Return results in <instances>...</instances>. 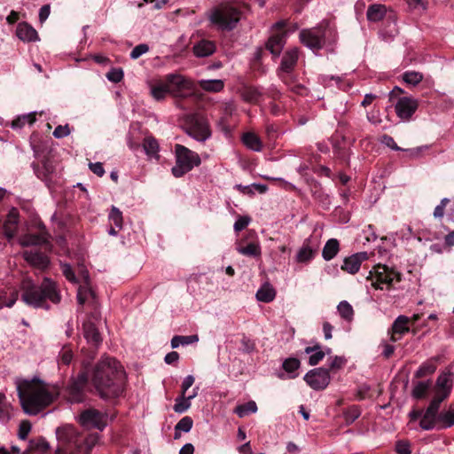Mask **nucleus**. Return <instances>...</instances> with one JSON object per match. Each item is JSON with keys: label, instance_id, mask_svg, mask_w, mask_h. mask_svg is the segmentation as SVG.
I'll use <instances>...</instances> for the list:
<instances>
[{"label": "nucleus", "instance_id": "38", "mask_svg": "<svg viewBox=\"0 0 454 454\" xmlns=\"http://www.w3.org/2000/svg\"><path fill=\"white\" fill-rule=\"evenodd\" d=\"M262 95V92L257 88L252 86L244 87L241 91L243 100L253 104L258 103Z\"/></svg>", "mask_w": 454, "mask_h": 454}, {"label": "nucleus", "instance_id": "44", "mask_svg": "<svg viewBox=\"0 0 454 454\" xmlns=\"http://www.w3.org/2000/svg\"><path fill=\"white\" fill-rule=\"evenodd\" d=\"M234 411L239 418H243L248 414L255 413L257 411V405L254 401H249L244 404L238 405Z\"/></svg>", "mask_w": 454, "mask_h": 454}, {"label": "nucleus", "instance_id": "12", "mask_svg": "<svg viewBox=\"0 0 454 454\" xmlns=\"http://www.w3.org/2000/svg\"><path fill=\"white\" fill-rule=\"evenodd\" d=\"M441 404V402L433 398L426 411H423L419 420V427L422 430L429 431L434 428L438 429V411Z\"/></svg>", "mask_w": 454, "mask_h": 454}, {"label": "nucleus", "instance_id": "53", "mask_svg": "<svg viewBox=\"0 0 454 454\" xmlns=\"http://www.w3.org/2000/svg\"><path fill=\"white\" fill-rule=\"evenodd\" d=\"M403 79L406 83L414 86V85L419 84L422 81L423 75H422V74H420L419 72L410 71V72H405L403 74Z\"/></svg>", "mask_w": 454, "mask_h": 454}, {"label": "nucleus", "instance_id": "58", "mask_svg": "<svg viewBox=\"0 0 454 454\" xmlns=\"http://www.w3.org/2000/svg\"><path fill=\"white\" fill-rule=\"evenodd\" d=\"M149 51V47L147 44L141 43L134 47V49L130 52V58L132 59H137L141 57L143 54L146 53Z\"/></svg>", "mask_w": 454, "mask_h": 454}, {"label": "nucleus", "instance_id": "61", "mask_svg": "<svg viewBox=\"0 0 454 454\" xmlns=\"http://www.w3.org/2000/svg\"><path fill=\"white\" fill-rule=\"evenodd\" d=\"M251 218L249 216H239L235 223H234V230L235 231L239 232L242 230H244L249 223H250Z\"/></svg>", "mask_w": 454, "mask_h": 454}, {"label": "nucleus", "instance_id": "3", "mask_svg": "<svg viewBox=\"0 0 454 454\" xmlns=\"http://www.w3.org/2000/svg\"><path fill=\"white\" fill-rule=\"evenodd\" d=\"M20 289L22 301L33 308L48 309V301L57 304L61 300L57 284L50 278H44L40 286L35 285L30 278H24Z\"/></svg>", "mask_w": 454, "mask_h": 454}, {"label": "nucleus", "instance_id": "1", "mask_svg": "<svg viewBox=\"0 0 454 454\" xmlns=\"http://www.w3.org/2000/svg\"><path fill=\"white\" fill-rule=\"evenodd\" d=\"M18 396L25 413L36 415L59 396V388L39 379L16 381Z\"/></svg>", "mask_w": 454, "mask_h": 454}, {"label": "nucleus", "instance_id": "16", "mask_svg": "<svg viewBox=\"0 0 454 454\" xmlns=\"http://www.w3.org/2000/svg\"><path fill=\"white\" fill-rule=\"evenodd\" d=\"M299 59V50L297 48H292L286 51L282 58L280 67L278 68V76L285 81L286 76L291 74L297 65Z\"/></svg>", "mask_w": 454, "mask_h": 454}, {"label": "nucleus", "instance_id": "25", "mask_svg": "<svg viewBox=\"0 0 454 454\" xmlns=\"http://www.w3.org/2000/svg\"><path fill=\"white\" fill-rule=\"evenodd\" d=\"M83 336L87 340L88 343L95 347L98 346L102 341L98 330L91 322H86L83 324Z\"/></svg>", "mask_w": 454, "mask_h": 454}, {"label": "nucleus", "instance_id": "40", "mask_svg": "<svg viewBox=\"0 0 454 454\" xmlns=\"http://www.w3.org/2000/svg\"><path fill=\"white\" fill-rule=\"evenodd\" d=\"M82 276H83V278H84V281H85V286H81L79 288H78V292H77V300H78V302L82 305L88 295H91L93 296L94 294H93V291L87 286L88 285V279H89V275H88V272L87 271H82Z\"/></svg>", "mask_w": 454, "mask_h": 454}, {"label": "nucleus", "instance_id": "28", "mask_svg": "<svg viewBox=\"0 0 454 454\" xmlns=\"http://www.w3.org/2000/svg\"><path fill=\"white\" fill-rule=\"evenodd\" d=\"M12 417V406L4 394L0 393V424H7Z\"/></svg>", "mask_w": 454, "mask_h": 454}, {"label": "nucleus", "instance_id": "5", "mask_svg": "<svg viewBox=\"0 0 454 454\" xmlns=\"http://www.w3.org/2000/svg\"><path fill=\"white\" fill-rule=\"evenodd\" d=\"M240 6L237 3L220 4L208 13L211 24L220 30H232L240 20Z\"/></svg>", "mask_w": 454, "mask_h": 454}, {"label": "nucleus", "instance_id": "56", "mask_svg": "<svg viewBox=\"0 0 454 454\" xmlns=\"http://www.w3.org/2000/svg\"><path fill=\"white\" fill-rule=\"evenodd\" d=\"M123 71L121 68H112L107 74L106 78L113 82H119L123 78Z\"/></svg>", "mask_w": 454, "mask_h": 454}, {"label": "nucleus", "instance_id": "52", "mask_svg": "<svg viewBox=\"0 0 454 454\" xmlns=\"http://www.w3.org/2000/svg\"><path fill=\"white\" fill-rule=\"evenodd\" d=\"M429 388V382L419 381L414 386L412 390V396L416 399L423 398Z\"/></svg>", "mask_w": 454, "mask_h": 454}, {"label": "nucleus", "instance_id": "43", "mask_svg": "<svg viewBox=\"0 0 454 454\" xmlns=\"http://www.w3.org/2000/svg\"><path fill=\"white\" fill-rule=\"evenodd\" d=\"M337 310L344 320L348 322H351L353 320L354 309L347 301H340L337 306Z\"/></svg>", "mask_w": 454, "mask_h": 454}, {"label": "nucleus", "instance_id": "7", "mask_svg": "<svg viewBox=\"0 0 454 454\" xmlns=\"http://www.w3.org/2000/svg\"><path fill=\"white\" fill-rule=\"evenodd\" d=\"M176 165L172 168V174L176 177H181L194 167L200 164L199 154L182 145H176Z\"/></svg>", "mask_w": 454, "mask_h": 454}, {"label": "nucleus", "instance_id": "6", "mask_svg": "<svg viewBox=\"0 0 454 454\" xmlns=\"http://www.w3.org/2000/svg\"><path fill=\"white\" fill-rule=\"evenodd\" d=\"M300 39L305 46L315 51L324 48L327 42L330 43H333L335 41V34L330 27L320 26L301 30L300 32Z\"/></svg>", "mask_w": 454, "mask_h": 454}, {"label": "nucleus", "instance_id": "22", "mask_svg": "<svg viewBox=\"0 0 454 454\" xmlns=\"http://www.w3.org/2000/svg\"><path fill=\"white\" fill-rule=\"evenodd\" d=\"M454 426V403L446 409L438 411V429L450 428Z\"/></svg>", "mask_w": 454, "mask_h": 454}, {"label": "nucleus", "instance_id": "48", "mask_svg": "<svg viewBox=\"0 0 454 454\" xmlns=\"http://www.w3.org/2000/svg\"><path fill=\"white\" fill-rule=\"evenodd\" d=\"M237 251L247 256H259L261 254V247L258 243H249L247 247H238Z\"/></svg>", "mask_w": 454, "mask_h": 454}, {"label": "nucleus", "instance_id": "20", "mask_svg": "<svg viewBox=\"0 0 454 454\" xmlns=\"http://www.w3.org/2000/svg\"><path fill=\"white\" fill-rule=\"evenodd\" d=\"M18 220L19 212L12 208L7 215L2 227V232L8 239L14 237L18 228Z\"/></svg>", "mask_w": 454, "mask_h": 454}, {"label": "nucleus", "instance_id": "64", "mask_svg": "<svg viewBox=\"0 0 454 454\" xmlns=\"http://www.w3.org/2000/svg\"><path fill=\"white\" fill-rule=\"evenodd\" d=\"M360 415V412L358 411L357 408L356 407H351L349 408L345 413H344V416H345V420L348 422V423H352L354 422Z\"/></svg>", "mask_w": 454, "mask_h": 454}, {"label": "nucleus", "instance_id": "9", "mask_svg": "<svg viewBox=\"0 0 454 454\" xmlns=\"http://www.w3.org/2000/svg\"><path fill=\"white\" fill-rule=\"evenodd\" d=\"M187 134L200 142H204L211 136L207 121L200 115H193L187 127Z\"/></svg>", "mask_w": 454, "mask_h": 454}, {"label": "nucleus", "instance_id": "49", "mask_svg": "<svg viewBox=\"0 0 454 454\" xmlns=\"http://www.w3.org/2000/svg\"><path fill=\"white\" fill-rule=\"evenodd\" d=\"M436 370V365L432 361H427L422 364L415 372L416 378H423L427 375L433 374Z\"/></svg>", "mask_w": 454, "mask_h": 454}, {"label": "nucleus", "instance_id": "62", "mask_svg": "<svg viewBox=\"0 0 454 454\" xmlns=\"http://www.w3.org/2000/svg\"><path fill=\"white\" fill-rule=\"evenodd\" d=\"M450 200L444 198L441 200L440 204L437 205L434 210V216L435 218H442L444 215V210Z\"/></svg>", "mask_w": 454, "mask_h": 454}, {"label": "nucleus", "instance_id": "14", "mask_svg": "<svg viewBox=\"0 0 454 454\" xmlns=\"http://www.w3.org/2000/svg\"><path fill=\"white\" fill-rule=\"evenodd\" d=\"M454 375L451 372H442L436 380V390L434 399L442 403L450 395L453 386Z\"/></svg>", "mask_w": 454, "mask_h": 454}, {"label": "nucleus", "instance_id": "63", "mask_svg": "<svg viewBox=\"0 0 454 454\" xmlns=\"http://www.w3.org/2000/svg\"><path fill=\"white\" fill-rule=\"evenodd\" d=\"M381 143L391 148L394 151H403L401 147H399L395 142L394 138L388 135H384L381 137Z\"/></svg>", "mask_w": 454, "mask_h": 454}, {"label": "nucleus", "instance_id": "8", "mask_svg": "<svg viewBox=\"0 0 454 454\" xmlns=\"http://www.w3.org/2000/svg\"><path fill=\"white\" fill-rule=\"evenodd\" d=\"M372 282L375 289L390 290L393 283L401 280V275L398 271L387 267V265H376L367 278Z\"/></svg>", "mask_w": 454, "mask_h": 454}, {"label": "nucleus", "instance_id": "31", "mask_svg": "<svg viewBox=\"0 0 454 454\" xmlns=\"http://www.w3.org/2000/svg\"><path fill=\"white\" fill-rule=\"evenodd\" d=\"M339 250V241L336 239H330L323 247L322 256L325 261H330L336 256Z\"/></svg>", "mask_w": 454, "mask_h": 454}, {"label": "nucleus", "instance_id": "39", "mask_svg": "<svg viewBox=\"0 0 454 454\" xmlns=\"http://www.w3.org/2000/svg\"><path fill=\"white\" fill-rule=\"evenodd\" d=\"M168 94H171V92L167 82H160L151 87V95L156 100H161L165 98Z\"/></svg>", "mask_w": 454, "mask_h": 454}, {"label": "nucleus", "instance_id": "32", "mask_svg": "<svg viewBox=\"0 0 454 454\" xmlns=\"http://www.w3.org/2000/svg\"><path fill=\"white\" fill-rule=\"evenodd\" d=\"M84 387L72 382L67 387V399L70 403H82L84 400Z\"/></svg>", "mask_w": 454, "mask_h": 454}, {"label": "nucleus", "instance_id": "13", "mask_svg": "<svg viewBox=\"0 0 454 454\" xmlns=\"http://www.w3.org/2000/svg\"><path fill=\"white\" fill-rule=\"evenodd\" d=\"M284 25V22H277L273 26L275 32L266 43V49L275 57L279 56L286 44V33L283 31Z\"/></svg>", "mask_w": 454, "mask_h": 454}, {"label": "nucleus", "instance_id": "10", "mask_svg": "<svg viewBox=\"0 0 454 454\" xmlns=\"http://www.w3.org/2000/svg\"><path fill=\"white\" fill-rule=\"evenodd\" d=\"M79 422L85 427L102 431L106 427L107 415L96 409H87L80 414Z\"/></svg>", "mask_w": 454, "mask_h": 454}, {"label": "nucleus", "instance_id": "35", "mask_svg": "<svg viewBox=\"0 0 454 454\" xmlns=\"http://www.w3.org/2000/svg\"><path fill=\"white\" fill-rule=\"evenodd\" d=\"M200 89L209 92H219L224 87V82L221 79L215 80H200L198 82Z\"/></svg>", "mask_w": 454, "mask_h": 454}, {"label": "nucleus", "instance_id": "19", "mask_svg": "<svg viewBox=\"0 0 454 454\" xmlns=\"http://www.w3.org/2000/svg\"><path fill=\"white\" fill-rule=\"evenodd\" d=\"M23 257L29 264L41 270L47 268L50 262L43 253L35 249L25 251Z\"/></svg>", "mask_w": 454, "mask_h": 454}, {"label": "nucleus", "instance_id": "27", "mask_svg": "<svg viewBox=\"0 0 454 454\" xmlns=\"http://www.w3.org/2000/svg\"><path fill=\"white\" fill-rule=\"evenodd\" d=\"M386 12L387 8L384 4H374L368 7L366 17L371 22H378L385 17Z\"/></svg>", "mask_w": 454, "mask_h": 454}, {"label": "nucleus", "instance_id": "33", "mask_svg": "<svg viewBox=\"0 0 454 454\" xmlns=\"http://www.w3.org/2000/svg\"><path fill=\"white\" fill-rule=\"evenodd\" d=\"M304 352L306 354H310L309 358V364L311 366L318 364L325 356V352L321 349V346L318 344L313 347L305 348Z\"/></svg>", "mask_w": 454, "mask_h": 454}, {"label": "nucleus", "instance_id": "18", "mask_svg": "<svg viewBox=\"0 0 454 454\" xmlns=\"http://www.w3.org/2000/svg\"><path fill=\"white\" fill-rule=\"evenodd\" d=\"M369 258L366 252H360L345 258L341 269L350 274L356 273L363 262Z\"/></svg>", "mask_w": 454, "mask_h": 454}, {"label": "nucleus", "instance_id": "47", "mask_svg": "<svg viewBox=\"0 0 454 454\" xmlns=\"http://www.w3.org/2000/svg\"><path fill=\"white\" fill-rule=\"evenodd\" d=\"M35 113H30L27 114H23L21 116H19L12 122V127L13 129H20L22 128L26 123H28L32 125L35 121Z\"/></svg>", "mask_w": 454, "mask_h": 454}, {"label": "nucleus", "instance_id": "41", "mask_svg": "<svg viewBox=\"0 0 454 454\" xmlns=\"http://www.w3.org/2000/svg\"><path fill=\"white\" fill-rule=\"evenodd\" d=\"M199 340L198 335H188V336H182V335H176L171 340V348H176L181 345H189L195 343Z\"/></svg>", "mask_w": 454, "mask_h": 454}, {"label": "nucleus", "instance_id": "46", "mask_svg": "<svg viewBox=\"0 0 454 454\" xmlns=\"http://www.w3.org/2000/svg\"><path fill=\"white\" fill-rule=\"evenodd\" d=\"M143 147L145 153L149 157H156L158 156L159 145L156 139L153 137H148L144 139Z\"/></svg>", "mask_w": 454, "mask_h": 454}, {"label": "nucleus", "instance_id": "15", "mask_svg": "<svg viewBox=\"0 0 454 454\" xmlns=\"http://www.w3.org/2000/svg\"><path fill=\"white\" fill-rule=\"evenodd\" d=\"M166 82L171 94L176 97H184L185 91H190L192 89L191 81L180 74H168L166 77Z\"/></svg>", "mask_w": 454, "mask_h": 454}, {"label": "nucleus", "instance_id": "34", "mask_svg": "<svg viewBox=\"0 0 454 454\" xmlns=\"http://www.w3.org/2000/svg\"><path fill=\"white\" fill-rule=\"evenodd\" d=\"M276 291L273 286L266 283L256 292V299L262 302H270L274 300Z\"/></svg>", "mask_w": 454, "mask_h": 454}, {"label": "nucleus", "instance_id": "50", "mask_svg": "<svg viewBox=\"0 0 454 454\" xmlns=\"http://www.w3.org/2000/svg\"><path fill=\"white\" fill-rule=\"evenodd\" d=\"M73 360V351L67 346H64L60 350L58 357L59 365H68Z\"/></svg>", "mask_w": 454, "mask_h": 454}, {"label": "nucleus", "instance_id": "30", "mask_svg": "<svg viewBox=\"0 0 454 454\" xmlns=\"http://www.w3.org/2000/svg\"><path fill=\"white\" fill-rule=\"evenodd\" d=\"M18 299V293L13 289H0V309L11 308Z\"/></svg>", "mask_w": 454, "mask_h": 454}, {"label": "nucleus", "instance_id": "11", "mask_svg": "<svg viewBox=\"0 0 454 454\" xmlns=\"http://www.w3.org/2000/svg\"><path fill=\"white\" fill-rule=\"evenodd\" d=\"M304 380L314 390H323L329 385L331 377L327 369L319 367L309 371L304 376Z\"/></svg>", "mask_w": 454, "mask_h": 454}, {"label": "nucleus", "instance_id": "42", "mask_svg": "<svg viewBox=\"0 0 454 454\" xmlns=\"http://www.w3.org/2000/svg\"><path fill=\"white\" fill-rule=\"evenodd\" d=\"M193 425V421L191 417L185 416L182 418L175 427V439L180 437L179 432L188 433L191 431Z\"/></svg>", "mask_w": 454, "mask_h": 454}, {"label": "nucleus", "instance_id": "24", "mask_svg": "<svg viewBox=\"0 0 454 454\" xmlns=\"http://www.w3.org/2000/svg\"><path fill=\"white\" fill-rule=\"evenodd\" d=\"M215 44L213 41L200 40L193 46V53L196 57L205 58L212 55L215 51Z\"/></svg>", "mask_w": 454, "mask_h": 454}, {"label": "nucleus", "instance_id": "17", "mask_svg": "<svg viewBox=\"0 0 454 454\" xmlns=\"http://www.w3.org/2000/svg\"><path fill=\"white\" fill-rule=\"evenodd\" d=\"M418 106V101L412 98H400L395 106L396 115L403 121H409L416 112Z\"/></svg>", "mask_w": 454, "mask_h": 454}, {"label": "nucleus", "instance_id": "2", "mask_svg": "<svg viewBox=\"0 0 454 454\" xmlns=\"http://www.w3.org/2000/svg\"><path fill=\"white\" fill-rule=\"evenodd\" d=\"M91 380L102 399H115L123 392L125 372L116 359L106 356L96 364Z\"/></svg>", "mask_w": 454, "mask_h": 454}, {"label": "nucleus", "instance_id": "45", "mask_svg": "<svg viewBox=\"0 0 454 454\" xmlns=\"http://www.w3.org/2000/svg\"><path fill=\"white\" fill-rule=\"evenodd\" d=\"M108 220L110 222V224L115 226L118 230L122 229V213L120 211L118 207L114 206L111 207L110 213L108 215Z\"/></svg>", "mask_w": 454, "mask_h": 454}, {"label": "nucleus", "instance_id": "21", "mask_svg": "<svg viewBox=\"0 0 454 454\" xmlns=\"http://www.w3.org/2000/svg\"><path fill=\"white\" fill-rule=\"evenodd\" d=\"M409 317H407L406 316H399L397 317V318L394 321L393 325H392V328H391V332H390V340L393 341V342H395L397 340H400V336H397L398 334L399 335H402L405 333H408L409 332V326H408V324H409Z\"/></svg>", "mask_w": 454, "mask_h": 454}, {"label": "nucleus", "instance_id": "57", "mask_svg": "<svg viewBox=\"0 0 454 454\" xmlns=\"http://www.w3.org/2000/svg\"><path fill=\"white\" fill-rule=\"evenodd\" d=\"M30 431H31V423L28 420L21 421L20 424V427H19V433H18L20 439H21V440L27 439Z\"/></svg>", "mask_w": 454, "mask_h": 454}, {"label": "nucleus", "instance_id": "23", "mask_svg": "<svg viewBox=\"0 0 454 454\" xmlns=\"http://www.w3.org/2000/svg\"><path fill=\"white\" fill-rule=\"evenodd\" d=\"M16 35L23 42H35L38 39L36 30L26 22L20 23L17 26Z\"/></svg>", "mask_w": 454, "mask_h": 454}, {"label": "nucleus", "instance_id": "37", "mask_svg": "<svg viewBox=\"0 0 454 454\" xmlns=\"http://www.w3.org/2000/svg\"><path fill=\"white\" fill-rule=\"evenodd\" d=\"M51 447L44 438H37L29 442V450L35 454H48Z\"/></svg>", "mask_w": 454, "mask_h": 454}, {"label": "nucleus", "instance_id": "4", "mask_svg": "<svg viewBox=\"0 0 454 454\" xmlns=\"http://www.w3.org/2000/svg\"><path fill=\"white\" fill-rule=\"evenodd\" d=\"M56 434L59 446L54 454H90L99 440L98 434L82 436L71 425L58 428Z\"/></svg>", "mask_w": 454, "mask_h": 454}, {"label": "nucleus", "instance_id": "60", "mask_svg": "<svg viewBox=\"0 0 454 454\" xmlns=\"http://www.w3.org/2000/svg\"><path fill=\"white\" fill-rule=\"evenodd\" d=\"M70 134V129L67 124L66 125H59L55 128L53 131V137L56 138H63L67 137Z\"/></svg>", "mask_w": 454, "mask_h": 454}, {"label": "nucleus", "instance_id": "55", "mask_svg": "<svg viewBox=\"0 0 454 454\" xmlns=\"http://www.w3.org/2000/svg\"><path fill=\"white\" fill-rule=\"evenodd\" d=\"M61 271L65 278L70 281L71 283L76 284L78 282L77 278L71 267L68 263H61L60 264Z\"/></svg>", "mask_w": 454, "mask_h": 454}, {"label": "nucleus", "instance_id": "51", "mask_svg": "<svg viewBox=\"0 0 454 454\" xmlns=\"http://www.w3.org/2000/svg\"><path fill=\"white\" fill-rule=\"evenodd\" d=\"M190 402L191 400H188L187 396L182 394L179 397L176 399L174 411L177 413H184L191 407Z\"/></svg>", "mask_w": 454, "mask_h": 454}, {"label": "nucleus", "instance_id": "29", "mask_svg": "<svg viewBox=\"0 0 454 454\" xmlns=\"http://www.w3.org/2000/svg\"><path fill=\"white\" fill-rule=\"evenodd\" d=\"M243 144L250 150L261 152L262 150V142L261 138L254 132H247L242 136Z\"/></svg>", "mask_w": 454, "mask_h": 454}, {"label": "nucleus", "instance_id": "36", "mask_svg": "<svg viewBox=\"0 0 454 454\" xmlns=\"http://www.w3.org/2000/svg\"><path fill=\"white\" fill-rule=\"evenodd\" d=\"M47 240L44 234H26L20 238L22 247L37 246L45 243Z\"/></svg>", "mask_w": 454, "mask_h": 454}, {"label": "nucleus", "instance_id": "54", "mask_svg": "<svg viewBox=\"0 0 454 454\" xmlns=\"http://www.w3.org/2000/svg\"><path fill=\"white\" fill-rule=\"evenodd\" d=\"M301 365L299 359L294 357L287 358L283 363V369L289 373L294 372Z\"/></svg>", "mask_w": 454, "mask_h": 454}, {"label": "nucleus", "instance_id": "59", "mask_svg": "<svg viewBox=\"0 0 454 454\" xmlns=\"http://www.w3.org/2000/svg\"><path fill=\"white\" fill-rule=\"evenodd\" d=\"M346 362L347 360L344 356H335L332 358L330 362V369L333 371L339 370L345 365Z\"/></svg>", "mask_w": 454, "mask_h": 454}, {"label": "nucleus", "instance_id": "26", "mask_svg": "<svg viewBox=\"0 0 454 454\" xmlns=\"http://www.w3.org/2000/svg\"><path fill=\"white\" fill-rule=\"evenodd\" d=\"M316 251L317 247H312L310 245V240L306 239L301 247L297 252L296 261L298 262H308L313 259Z\"/></svg>", "mask_w": 454, "mask_h": 454}]
</instances>
